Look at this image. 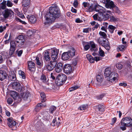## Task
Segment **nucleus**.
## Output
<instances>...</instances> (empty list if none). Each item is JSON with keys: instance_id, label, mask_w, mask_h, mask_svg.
Returning <instances> with one entry per match:
<instances>
[{"instance_id": "obj_1", "label": "nucleus", "mask_w": 132, "mask_h": 132, "mask_svg": "<svg viewBox=\"0 0 132 132\" xmlns=\"http://www.w3.org/2000/svg\"><path fill=\"white\" fill-rule=\"evenodd\" d=\"M60 10L56 5H54L49 8V12L45 16L46 23H51L56 18H58L60 16Z\"/></svg>"}, {"instance_id": "obj_2", "label": "nucleus", "mask_w": 132, "mask_h": 132, "mask_svg": "<svg viewBox=\"0 0 132 132\" xmlns=\"http://www.w3.org/2000/svg\"><path fill=\"white\" fill-rule=\"evenodd\" d=\"M122 126L120 129L123 130L126 129V127H132V119L130 117H127L123 118L120 122Z\"/></svg>"}, {"instance_id": "obj_3", "label": "nucleus", "mask_w": 132, "mask_h": 132, "mask_svg": "<svg viewBox=\"0 0 132 132\" xmlns=\"http://www.w3.org/2000/svg\"><path fill=\"white\" fill-rule=\"evenodd\" d=\"M67 79L66 76L64 74L61 75H59L56 77L55 80V82L57 85L60 86L65 82Z\"/></svg>"}, {"instance_id": "obj_4", "label": "nucleus", "mask_w": 132, "mask_h": 132, "mask_svg": "<svg viewBox=\"0 0 132 132\" xmlns=\"http://www.w3.org/2000/svg\"><path fill=\"white\" fill-rule=\"evenodd\" d=\"M14 40L16 42V46L20 47L24 44L25 40L22 35H20L16 38Z\"/></svg>"}, {"instance_id": "obj_5", "label": "nucleus", "mask_w": 132, "mask_h": 132, "mask_svg": "<svg viewBox=\"0 0 132 132\" xmlns=\"http://www.w3.org/2000/svg\"><path fill=\"white\" fill-rule=\"evenodd\" d=\"M118 75L115 72H112L110 76L107 78L108 81L112 83H115L118 79Z\"/></svg>"}, {"instance_id": "obj_6", "label": "nucleus", "mask_w": 132, "mask_h": 132, "mask_svg": "<svg viewBox=\"0 0 132 132\" xmlns=\"http://www.w3.org/2000/svg\"><path fill=\"white\" fill-rule=\"evenodd\" d=\"M99 14L98 16L100 18V21H101L108 20L110 16L109 14L106 12L105 11V10L101 13L100 14Z\"/></svg>"}, {"instance_id": "obj_7", "label": "nucleus", "mask_w": 132, "mask_h": 132, "mask_svg": "<svg viewBox=\"0 0 132 132\" xmlns=\"http://www.w3.org/2000/svg\"><path fill=\"white\" fill-rule=\"evenodd\" d=\"M12 87L13 89L18 92H22L23 88L22 87L21 85L19 82H15L12 84Z\"/></svg>"}, {"instance_id": "obj_8", "label": "nucleus", "mask_w": 132, "mask_h": 132, "mask_svg": "<svg viewBox=\"0 0 132 132\" xmlns=\"http://www.w3.org/2000/svg\"><path fill=\"white\" fill-rule=\"evenodd\" d=\"M46 64H45L47 69L49 71L52 70L56 65L57 62L56 61H51L47 65L46 63H45Z\"/></svg>"}, {"instance_id": "obj_9", "label": "nucleus", "mask_w": 132, "mask_h": 132, "mask_svg": "<svg viewBox=\"0 0 132 132\" xmlns=\"http://www.w3.org/2000/svg\"><path fill=\"white\" fill-rule=\"evenodd\" d=\"M14 13L11 10L6 9L2 12L3 15L5 19H7L12 14L13 15Z\"/></svg>"}, {"instance_id": "obj_10", "label": "nucleus", "mask_w": 132, "mask_h": 132, "mask_svg": "<svg viewBox=\"0 0 132 132\" xmlns=\"http://www.w3.org/2000/svg\"><path fill=\"white\" fill-rule=\"evenodd\" d=\"M72 67L69 64H65L63 67V70L64 73L69 74L72 72Z\"/></svg>"}, {"instance_id": "obj_11", "label": "nucleus", "mask_w": 132, "mask_h": 132, "mask_svg": "<svg viewBox=\"0 0 132 132\" xmlns=\"http://www.w3.org/2000/svg\"><path fill=\"white\" fill-rule=\"evenodd\" d=\"M40 117L41 118L43 123L48 120L49 119V116L47 112L41 113V115L40 116Z\"/></svg>"}, {"instance_id": "obj_12", "label": "nucleus", "mask_w": 132, "mask_h": 132, "mask_svg": "<svg viewBox=\"0 0 132 132\" xmlns=\"http://www.w3.org/2000/svg\"><path fill=\"white\" fill-rule=\"evenodd\" d=\"M102 37H100L97 39V41L100 44H101L103 46H105L107 47H109L108 45V40L106 41L105 40H104L103 39Z\"/></svg>"}, {"instance_id": "obj_13", "label": "nucleus", "mask_w": 132, "mask_h": 132, "mask_svg": "<svg viewBox=\"0 0 132 132\" xmlns=\"http://www.w3.org/2000/svg\"><path fill=\"white\" fill-rule=\"evenodd\" d=\"M63 64L61 63H58L56 67L55 70L57 73L61 72L63 69Z\"/></svg>"}, {"instance_id": "obj_14", "label": "nucleus", "mask_w": 132, "mask_h": 132, "mask_svg": "<svg viewBox=\"0 0 132 132\" xmlns=\"http://www.w3.org/2000/svg\"><path fill=\"white\" fill-rule=\"evenodd\" d=\"M7 75V74L5 71L0 70V80L3 81L6 78Z\"/></svg>"}, {"instance_id": "obj_15", "label": "nucleus", "mask_w": 132, "mask_h": 132, "mask_svg": "<svg viewBox=\"0 0 132 132\" xmlns=\"http://www.w3.org/2000/svg\"><path fill=\"white\" fill-rule=\"evenodd\" d=\"M112 72L110 68H107L105 70L104 76L105 78L109 77Z\"/></svg>"}, {"instance_id": "obj_16", "label": "nucleus", "mask_w": 132, "mask_h": 132, "mask_svg": "<svg viewBox=\"0 0 132 132\" xmlns=\"http://www.w3.org/2000/svg\"><path fill=\"white\" fill-rule=\"evenodd\" d=\"M8 80L11 81H15L16 80V78L15 74L14 73V72L11 73V74L10 73L9 76H8Z\"/></svg>"}, {"instance_id": "obj_17", "label": "nucleus", "mask_w": 132, "mask_h": 132, "mask_svg": "<svg viewBox=\"0 0 132 132\" xmlns=\"http://www.w3.org/2000/svg\"><path fill=\"white\" fill-rule=\"evenodd\" d=\"M29 70L31 71H34L35 70V63L32 61H29L28 63Z\"/></svg>"}, {"instance_id": "obj_18", "label": "nucleus", "mask_w": 132, "mask_h": 132, "mask_svg": "<svg viewBox=\"0 0 132 132\" xmlns=\"http://www.w3.org/2000/svg\"><path fill=\"white\" fill-rule=\"evenodd\" d=\"M102 7L98 5H96L94 7V10L98 12V13H101L104 10L103 9V8L102 9Z\"/></svg>"}, {"instance_id": "obj_19", "label": "nucleus", "mask_w": 132, "mask_h": 132, "mask_svg": "<svg viewBox=\"0 0 132 132\" xmlns=\"http://www.w3.org/2000/svg\"><path fill=\"white\" fill-rule=\"evenodd\" d=\"M61 57L63 60H67L69 59L70 56L67 52H64L62 54Z\"/></svg>"}, {"instance_id": "obj_20", "label": "nucleus", "mask_w": 132, "mask_h": 132, "mask_svg": "<svg viewBox=\"0 0 132 132\" xmlns=\"http://www.w3.org/2000/svg\"><path fill=\"white\" fill-rule=\"evenodd\" d=\"M43 54L44 60L47 62L49 61L50 59V56L49 52L46 51Z\"/></svg>"}, {"instance_id": "obj_21", "label": "nucleus", "mask_w": 132, "mask_h": 132, "mask_svg": "<svg viewBox=\"0 0 132 132\" xmlns=\"http://www.w3.org/2000/svg\"><path fill=\"white\" fill-rule=\"evenodd\" d=\"M30 4V0H23L22 1L23 6L26 7L25 9H27L29 6Z\"/></svg>"}, {"instance_id": "obj_22", "label": "nucleus", "mask_w": 132, "mask_h": 132, "mask_svg": "<svg viewBox=\"0 0 132 132\" xmlns=\"http://www.w3.org/2000/svg\"><path fill=\"white\" fill-rule=\"evenodd\" d=\"M115 5L113 2L110 0L108 1L106 7L107 8H110L112 9L115 6Z\"/></svg>"}, {"instance_id": "obj_23", "label": "nucleus", "mask_w": 132, "mask_h": 132, "mask_svg": "<svg viewBox=\"0 0 132 132\" xmlns=\"http://www.w3.org/2000/svg\"><path fill=\"white\" fill-rule=\"evenodd\" d=\"M27 18L28 19L29 21L32 23H34L36 21V18L33 15L29 16H28Z\"/></svg>"}, {"instance_id": "obj_24", "label": "nucleus", "mask_w": 132, "mask_h": 132, "mask_svg": "<svg viewBox=\"0 0 132 132\" xmlns=\"http://www.w3.org/2000/svg\"><path fill=\"white\" fill-rule=\"evenodd\" d=\"M29 94L28 92H24L22 95H21V96L24 100L28 101V98H29Z\"/></svg>"}, {"instance_id": "obj_25", "label": "nucleus", "mask_w": 132, "mask_h": 132, "mask_svg": "<svg viewBox=\"0 0 132 132\" xmlns=\"http://www.w3.org/2000/svg\"><path fill=\"white\" fill-rule=\"evenodd\" d=\"M75 49L72 48L70 50L67 52L69 55L70 56V57H72L75 55Z\"/></svg>"}, {"instance_id": "obj_26", "label": "nucleus", "mask_w": 132, "mask_h": 132, "mask_svg": "<svg viewBox=\"0 0 132 132\" xmlns=\"http://www.w3.org/2000/svg\"><path fill=\"white\" fill-rule=\"evenodd\" d=\"M34 124L35 127L38 128H40L42 126L39 120H34Z\"/></svg>"}, {"instance_id": "obj_27", "label": "nucleus", "mask_w": 132, "mask_h": 132, "mask_svg": "<svg viewBox=\"0 0 132 132\" xmlns=\"http://www.w3.org/2000/svg\"><path fill=\"white\" fill-rule=\"evenodd\" d=\"M11 95L14 99L15 100L18 97V93L15 91H12L11 92Z\"/></svg>"}, {"instance_id": "obj_28", "label": "nucleus", "mask_w": 132, "mask_h": 132, "mask_svg": "<svg viewBox=\"0 0 132 132\" xmlns=\"http://www.w3.org/2000/svg\"><path fill=\"white\" fill-rule=\"evenodd\" d=\"M15 40H11L10 42V48L15 49L16 46V43Z\"/></svg>"}, {"instance_id": "obj_29", "label": "nucleus", "mask_w": 132, "mask_h": 132, "mask_svg": "<svg viewBox=\"0 0 132 132\" xmlns=\"http://www.w3.org/2000/svg\"><path fill=\"white\" fill-rule=\"evenodd\" d=\"M8 122H7L8 124L10 127L12 128L13 127V121H14L12 120V118H9L7 119Z\"/></svg>"}, {"instance_id": "obj_30", "label": "nucleus", "mask_w": 132, "mask_h": 132, "mask_svg": "<svg viewBox=\"0 0 132 132\" xmlns=\"http://www.w3.org/2000/svg\"><path fill=\"white\" fill-rule=\"evenodd\" d=\"M103 77L101 74H98L96 77V79L99 82H101L102 81Z\"/></svg>"}, {"instance_id": "obj_31", "label": "nucleus", "mask_w": 132, "mask_h": 132, "mask_svg": "<svg viewBox=\"0 0 132 132\" xmlns=\"http://www.w3.org/2000/svg\"><path fill=\"white\" fill-rule=\"evenodd\" d=\"M86 57L90 63H92L94 62V58L90 55L89 54L87 55Z\"/></svg>"}, {"instance_id": "obj_32", "label": "nucleus", "mask_w": 132, "mask_h": 132, "mask_svg": "<svg viewBox=\"0 0 132 132\" xmlns=\"http://www.w3.org/2000/svg\"><path fill=\"white\" fill-rule=\"evenodd\" d=\"M6 1H4L1 3L0 5V10L1 9L4 10L5 9L6 7Z\"/></svg>"}, {"instance_id": "obj_33", "label": "nucleus", "mask_w": 132, "mask_h": 132, "mask_svg": "<svg viewBox=\"0 0 132 132\" xmlns=\"http://www.w3.org/2000/svg\"><path fill=\"white\" fill-rule=\"evenodd\" d=\"M108 28L110 32L111 33H113L114 30L116 28V27L112 25H109L108 27Z\"/></svg>"}, {"instance_id": "obj_34", "label": "nucleus", "mask_w": 132, "mask_h": 132, "mask_svg": "<svg viewBox=\"0 0 132 132\" xmlns=\"http://www.w3.org/2000/svg\"><path fill=\"white\" fill-rule=\"evenodd\" d=\"M126 47V45H120L117 48V51L118 52L119 51H122L124 50L125 48Z\"/></svg>"}, {"instance_id": "obj_35", "label": "nucleus", "mask_w": 132, "mask_h": 132, "mask_svg": "<svg viewBox=\"0 0 132 132\" xmlns=\"http://www.w3.org/2000/svg\"><path fill=\"white\" fill-rule=\"evenodd\" d=\"M40 96L41 102H45L46 100L45 94L43 93H41Z\"/></svg>"}, {"instance_id": "obj_36", "label": "nucleus", "mask_w": 132, "mask_h": 132, "mask_svg": "<svg viewBox=\"0 0 132 132\" xmlns=\"http://www.w3.org/2000/svg\"><path fill=\"white\" fill-rule=\"evenodd\" d=\"M112 10L113 12L114 11V12L116 13H120V10L119 9L118 7L115 5V6H114L112 8Z\"/></svg>"}, {"instance_id": "obj_37", "label": "nucleus", "mask_w": 132, "mask_h": 132, "mask_svg": "<svg viewBox=\"0 0 132 132\" xmlns=\"http://www.w3.org/2000/svg\"><path fill=\"white\" fill-rule=\"evenodd\" d=\"M109 17L110 19V20L112 21L116 22L118 21L119 20V19L113 16H111L110 15Z\"/></svg>"}, {"instance_id": "obj_38", "label": "nucleus", "mask_w": 132, "mask_h": 132, "mask_svg": "<svg viewBox=\"0 0 132 132\" xmlns=\"http://www.w3.org/2000/svg\"><path fill=\"white\" fill-rule=\"evenodd\" d=\"M59 50L56 49H54L51 51V55H58Z\"/></svg>"}, {"instance_id": "obj_39", "label": "nucleus", "mask_w": 132, "mask_h": 132, "mask_svg": "<svg viewBox=\"0 0 132 132\" xmlns=\"http://www.w3.org/2000/svg\"><path fill=\"white\" fill-rule=\"evenodd\" d=\"M46 79L45 75L44 74H42L41 76L40 80L42 82H46Z\"/></svg>"}, {"instance_id": "obj_40", "label": "nucleus", "mask_w": 132, "mask_h": 132, "mask_svg": "<svg viewBox=\"0 0 132 132\" xmlns=\"http://www.w3.org/2000/svg\"><path fill=\"white\" fill-rule=\"evenodd\" d=\"M34 33V32L32 30H29L27 32V35L28 37H30L33 36Z\"/></svg>"}, {"instance_id": "obj_41", "label": "nucleus", "mask_w": 132, "mask_h": 132, "mask_svg": "<svg viewBox=\"0 0 132 132\" xmlns=\"http://www.w3.org/2000/svg\"><path fill=\"white\" fill-rule=\"evenodd\" d=\"M91 47L92 48L90 49L92 51H94L95 52H96L97 50V49L96 47V46L94 44H91Z\"/></svg>"}, {"instance_id": "obj_42", "label": "nucleus", "mask_w": 132, "mask_h": 132, "mask_svg": "<svg viewBox=\"0 0 132 132\" xmlns=\"http://www.w3.org/2000/svg\"><path fill=\"white\" fill-rule=\"evenodd\" d=\"M99 53L100 56L101 57H103L105 56L104 52L100 47L99 48Z\"/></svg>"}, {"instance_id": "obj_43", "label": "nucleus", "mask_w": 132, "mask_h": 132, "mask_svg": "<svg viewBox=\"0 0 132 132\" xmlns=\"http://www.w3.org/2000/svg\"><path fill=\"white\" fill-rule=\"evenodd\" d=\"M56 109V107L54 106H52L50 107L49 111L52 113H53V111L55 110Z\"/></svg>"}, {"instance_id": "obj_44", "label": "nucleus", "mask_w": 132, "mask_h": 132, "mask_svg": "<svg viewBox=\"0 0 132 132\" xmlns=\"http://www.w3.org/2000/svg\"><path fill=\"white\" fill-rule=\"evenodd\" d=\"M99 34L103 37V38L104 39L106 38L107 37L106 34L104 32L100 31L99 33Z\"/></svg>"}, {"instance_id": "obj_45", "label": "nucleus", "mask_w": 132, "mask_h": 132, "mask_svg": "<svg viewBox=\"0 0 132 132\" xmlns=\"http://www.w3.org/2000/svg\"><path fill=\"white\" fill-rule=\"evenodd\" d=\"M15 50V49L10 48L9 52V55L10 56L12 55L14 53Z\"/></svg>"}, {"instance_id": "obj_46", "label": "nucleus", "mask_w": 132, "mask_h": 132, "mask_svg": "<svg viewBox=\"0 0 132 132\" xmlns=\"http://www.w3.org/2000/svg\"><path fill=\"white\" fill-rule=\"evenodd\" d=\"M99 14H100V13H98L97 14H95L93 15V17L95 20H96L98 19L100 21V18L99 16H98Z\"/></svg>"}, {"instance_id": "obj_47", "label": "nucleus", "mask_w": 132, "mask_h": 132, "mask_svg": "<svg viewBox=\"0 0 132 132\" xmlns=\"http://www.w3.org/2000/svg\"><path fill=\"white\" fill-rule=\"evenodd\" d=\"M87 106L85 105H82L79 107L78 109L79 110H83L86 109Z\"/></svg>"}, {"instance_id": "obj_48", "label": "nucleus", "mask_w": 132, "mask_h": 132, "mask_svg": "<svg viewBox=\"0 0 132 132\" xmlns=\"http://www.w3.org/2000/svg\"><path fill=\"white\" fill-rule=\"evenodd\" d=\"M40 108L41 107V103H38L37 105V106L35 108L36 111H38L40 109H41Z\"/></svg>"}, {"instance_id": "obj_49", "label": "nucleus", "mask_w": 132, "mask_h": 132, "mask_svg": "<svg viewBox=\"0 0 132 132\" xmlns=\"http://www.w3.org/2000/svg\"><path fill=\"white\" fill-rule=\"evenodd\" d=\"M98 107L99 111H104V106L102 105L99 104L98 105Z\"/></svg>"}, {"instance_id": "obj_50", "label": "nucleus", "mask_w": 132, "mask_h": 132, "mask_svg": "<svg viewBox=\"0 0 132 132\" xmlns=\"http://www.w3.org/2000/svg\"><path fill=\"white\" fill-rule=\"evenodd\" d=\"M36 64H37L40 66H42L43 65V64H42L40 62L39 60V57H36Z\"/></svg>"}, {"instance_id": "obj_51", "label": "nucleus", "mask_w": 132, "mask_h": 132, "mask_svg": "<svg viewBox=\"0 0 132 132\" xmlns=\"http://www.w3.org/2000/svg\"><path fill=\"white\" fill-rule=\"evenodd\" d=\"M104 95V94H102L101 95L97 96H96V98L97 100H101Z\"/></svg>"}, {"instance_id": "obj_52", "label": "nucleus", "mask_w": 132, "mask_h": 132, "mask_svg": "<svg viewBox=\"0 0 132 132\" xmlns=\"http://www.w3.org/2000/svg\"><path fill=\"white\" fill-rule=\"evenodd\" d=\"M88 10L89 12H92L93 10H94V7H93L92 6V5L90 6H88Z\"/></svg>"}, {"instance_id": "obj_53", "label": "nucleus", "mask_w": 132, "mask_h": 132, "mask_svg": "<svg viewBox=\"0 0 132 132\" xmlns=\"http://www.w3.org/2000/svg\"><path fill=\"white\" fill-rule=\"evenodd\" d=\"M19 75L22 77V78L23 79L25 78V77L24 75V73L22 71H19Z\"/></svg>"}, {"instance_id": "obj_54", "label": "nucleus", "mask_w": 132, "mask_h": 132, "mask_svg": "<svg viewBox=\"0 0 132 132\" xmlns=\"http://www.w3.org/2000/svg\"><path fill=\"white\" fill-rule=\"evenodd\" d=\"M78 86H75L69 88V91L70 92L73 91L74 90H75L77 89L78 88Z\"/></svg>"}, {"instance_id": "obj_55", "label": "nucleus", "mask_w": 132, "mask_h": 132, "mask_svg": "<svg viewBox=\"0 0 132 132\" xmlns=\"http://www.w3.org/2000/svg\"><path fill=\"white\" fill-rule=\"evenodd\" d=\"M6 5L8 7H11L13 5V4L10 1L8 0L7 1Z\"/></svg>"}, {"instance_id": "obj_56", "label": "nucleus", "mask_w": 132, "mask_h": 132, "mask_svg": "<svg viewBox=\"0 0 132 132\" xmlns=\"http://www.w3.org/2000/svg\"><path fill=\"white\" fill-rule=\"evenodd\" d=\"M56 117L55 118V119H54L53 120L52 122L51 123V125L52 126H54L56 125Z\"/></svg>"}, {"instance_id": "obj_57", "label": "nucleus", "mask_w": 132, "mask_h": 132, "mask_svg": "<svg viewBox=\"0 0 132 132\" xmlns=\"http://www.w3.org/2000/svg\"><path fill=\"white\" fill-rule=\"evenodd\" d=\"M51 57L52 59L54 61H55V60L57 58L58 56L57 55H51Z\"/></svg>"}, {"instance_id": "obj_58", "label": "nucleus", "mask_w": 132, "mask_h": 132, "mask_svg": "<svg viewBox=\"0 0 132 132\" xmlns=\"http://www.w3.org/2000/svg\"><path fill=\"white\" fill-rule=\"evenodd\" d=\"M56 85L55 84H52L51 85L50 87V89H51L55 90L56 89Z\"/></svg>"}, {"instance_id": "obj_59", "label": "nucleus", "mask_w": 132, "mask_h": 132, "mask_svg": "<svg viewBox=\"0 0 132 132\" xmlns=\"http://www.w3.org/2000/svg\"><path fill=\"white\" fill-rule=\"evenodd\" d=\"M6 26H5L4 27L2 26H1L0 27V32H2L4 30H5L6 28Z\"/></svg>"}, {"instance_id": "obj_60", "label": "nucleus", "mask_w": 132, "mask_h": 132, "mask_svg": "<svg viewBox=\"0 0 132 132\" xmlns=\"http://www.w3.org/2000/svg\"><path fill=\"white\" fill-rule=\"evenodd\" d=\"M7 103L9 104H11L13 102V100L11 98H8L7 100Z\"/></svg>"}, {"instance_id": "obj_61", "label": "nucleus", "mask_w": 132, "mask_h": 132, "mask_svg": "<svg viewBox=\"0 0 132 132\" xmlns=\"http://www.w3.org/2000/svg\"><path fill=\"white\" fill-rule=\"evenodd\" d=\"M117 67L119 69H121L123 67V65L121 64H118L116 65Z\"/></svg>"}, {"instance_id": "obj_62", "label": "nucleus", "mask_w": 132, "mask_h": 132, "mask_svg": "<svg viewBox=\"0 0 132 132\" xmlns=\"http://www.w3.org/2000/svg\"><path fill=\"white\" fill-rule=\"evenodd\" d=\"M90 47V45L89 44H87L84 46V49L85 50H87Z\"/></svg>"}, {"instance_id": "obj_63", "label": "nucleus", "mask_w": 132, "mask_h": 132, "mask_svg": "<svg viewBox=\"0 0 132 132\" xmlns=\"http://www.w3.org/2000/svg\"><path fill=\"white\" fill-rule=\"evenodd\" d=\"M117 121V118L116 117H114L113 118L112 120V122L111 123V125H113L114 123H115Z\"/></svg>"}, {"instance_id": "obj_64", "label": "nucleus", "mask_w": 132, "mask_h": 132, "mask_svg": "<svg viewBox=\"0 0 132 132\" xmlns=\"http://www.w3.org/2000/svg\"><path fill=\"white\" fill-rule=\"evenodd\" d=\"M78 3L77 0H75L73 3V6H74L76 7L78 5Z\"/></svg>"}]
</instances>
